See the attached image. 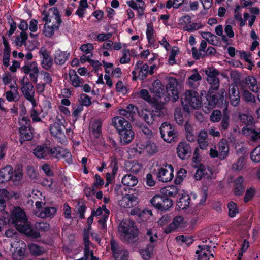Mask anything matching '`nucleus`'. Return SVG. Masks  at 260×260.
I'll list each match as a JSON object with an SVG mask.
<instances>
[{
	"label": "nucleus",
	"instance_id": "1",
	"mask_svg": "<svg viewBox=\"0 0 260 260\" xmlns=\"http://www.w3.org/2000/svg\"><path fill=\"white\" fill-rule=\"evenodd\" d=\"M9 221L15 225L18 231L28 237L36 239L41 236L38 231L32 229L25 212L19 207L14 208Z\"/></svg>",
	"mask_w": 260,
	"mask_h": 260
},
{
	"label": "nucleus",
	"instance_id": "2",
	"mask_svg": "<svg viewBox=\"0 0 260 260\" xmlns=\"http://www.w3.org/2000/svg\"><path fill=\"white\" fill-rule=\"evenodd\" d=\"M121 233V239L127 243H133L138 241L139 230L134 221L125 220L122 221L118 226Z\"/></svg>",
	"mask_w": 260,
	"mask_h": 260
},
{
	"label": "nucleus",
	"instance_id": "3",
	"mask_svg": "<svg viewBox=\"0 0 260 260\" xmlns=\"http://www.w3.org/2000/svg\"><path fill=\"white\" fill-rule=\"evenodd\" d=\"M182 104L184 111L189 113L191 109H198L202 104L201 97L194 90H186L184 98L182 101Z\"/></svg>",
	"mask_w": 260,
	"mask_h": 260
},
{
	"label": "nucleus",
	"instance_id": "4",
	"mask_svg": "<svg viewBox=\"0 0 260 260\" xmlns=\"http://www.w3.org/2000/svg\"><path fill=\"white\" fill-rule=\"evenodd\" d=\"M162 87L160 81L159 80H156L151 85L150 91L157 98V100H159L161 103H166L170 100V94L167 93Z\"/></svg>",
	"mask_w": 260,
	"mask_h": 260
},
{
	"label": "nucleus",
	"instance_id": "5",
	"mask_svg": "<svg viewBox=\"0 0 260 260\" xmlns=\"http://www.w3.org/2000/svg\"><path fill=\"white\" fill-rule=\"evenodd\" d=\"M150 203L155 208L161 211L167 210L173 205L172 200L164 195L154 196L151 199Z\"/></svg>",
	"mask_w": 260,
	"mask_h": 260
},
{
	"label": "nucleus",
	"instance_id": "6",
	"mask_svg": "<svg viewBox=\"0 0 260 260\" xmlns=\"http://www.w3.org/2000/svg\"><path fill=\"white\" fill-rule=\"evenodd\" d=\"M66 123L63 119H57V121L51 124L49 130L52 136L61 139L65 137L63 131L65 129L64 123Z\"/></svg>",
	"mask_w": 260,
	"mask_h": 260
},
{
	"label": "nucleus",
	"instance_id": "7",
	"mask_svg": "<svg viewBox=\"0 0 260 260\" xmlns=\"http://www.w3.org/2000/svg\"><path fill=\"white\" fill-rule=\"evenodd\" d=\"M159 129L161 136L166 142H171L176 136L174 128L167 122L163 123Z\"/></svg>",
	"mask_w": 260,
	"mask_h": 260
},
{
	"label": "nucleus",
	"instance_id": "8",
	"mask_svg": "<svg viewBox=\"0 0 260 260\" xmlns=\"http://www.w3.org/2000/svg\"><path fill=\"white\" fill-rule=\"evenodd\" d=\"M178 82L174 78L171 77L168 79V83L166 85V90L167 93L170 94V98L173 102H176L179 99L178 91L177 90Z\"/></svg>",
	"mask_w": 260,
	"mask_h": 260
},
{
	"label": "nucleus",
	"instance_id": "9",
	"mask_svg": "<svg viewBox=\"0 0 260 260\" xmlns=\"http://www.w3.org/2000/svg\"><path fill=\"white\" fill-rule=\"evenodd\" d=\"M50 10L53 11V13L55 16V19L56 20L57 25H53L49 26L47 25L46 23L45 24L44 26L43 33L45 36L49 37L52 36L54 34V30L55 29H58L59 26L62 22L58 9L54 7L51 8Z\"/></svg>",
	"mask_w": 260,
	"mask_h": 260
},
{
	"label": "nucleus",
	"instance_id": "10",
	"mask_svg": "<svg viewBox=\"0 0 260 260\" xmlns=\"http://www.w3.org/2000/svg\"><path fill=\"white\" fill-rule=\"evenodd\" d=\"M176 149L178 156L182 160L187 159L191 155V147L185 142H180Z\"/></svg>",
	"mask_w": 260,
	"mask_h": 260
},
{
	"label": "nucleus",
	"instance_id": "11",
	"mask_svg": "<svg viewBox=\"0 0 260 260\" xmlns=\"http://www.w3.org/2000/svg\"><path fill=\"white\" fill-rule=\"evenodd\" d=\"M229 98L230 104L237 107L239 105L240 102V91L237 85L231 84L229 88Z\"/></svg>",
	"mask_w": 260,
	"mask_h": 260
},
{
	"label": "nucleus",
	"instance_id": "12",
	"mask_svg": "<svg viewBox=\"0 0 260 260\" xmlns=\"http://www.w3.org/2000/svg\"><path fill=\"white\" fill-rule=\"evenodd\" d=\"M139 200L138 198L132 194H126L118 201L119 205L124 208H129L138 204Z\"/></svg>",
	"mask_w": 260,
	"mask_h": 260
},
{
	"label": "nucleus",
	"instance_id": "13",
	"mask_svg": "<svg viewBox=\"0 0 260 260\" xmlns=\"http://www.w3.org/2000/svg\"><path fill=\"white\" fill-rule=\"evenodd\" d=\"M21 89L24 97L35 106L36 100L34 99L35 90L32 84L30 82H26Z\"/></svg>",
	"mask_w": 260,
	"mask_h": 260
},
{
	"label": "nucleus",
	"instance_id": "14",
	"mask_svg": "<svg viewBox=\"0 0 260 260\" xmlns=\"http://www.w3.org/2000/svg\"><path fill=\"white\" fill-rule=\"evenodd\" d=\"M112 124L119 133L132 127L129 122L122 117H114L112 120Z\"/></svg>",
	"mask_w": 260,
	"mask_h": 260
},
{
	"label": "nucleus",
	"instance_id": "15",
	"mask_svg": "<svg viewBox=\"0 0 260 260\" xmlns=\"http://www.w3.org/2000/svg\"><path fill=\"white\" fill-rule=\"evenodd\" d=\"M168 168L170 169V171H168L166 169L163 168L160 169L157 175V177L159 181H161L163 182H168L170 181L173 179V167L171 165H169Z\"/></svg>",
	"mask_w": 260,
	"mask_h": 260
},
{
	"label": "nucleus",
	"instance_id": "16",
	"mask_svg": "<svg viewBox=\"0 0 260 260\" xmlns=\"http://www.w3.org/2000/svg\"><path fill=\"white\" fill-rule=\"evenodd\" d=\"M39 53L42 56L43 59L41 63L43 68L46 70H49L53 64V60L51 57L48 54L47 50L44 48H41Z\"/></svg>",
	"mask_w": 260,
	"mask_h": 260
},
{
	"label": "nucleus",
	"instance_id": "17",
	"mask_svg": "<svg viewBox=\"0 0 260 260\" xmlns=\"http://www.w3.org/2000/svg\"><path fill=\"white\" fill-rule=\"evenodd\" d=\"M13 168L10 166H7L0 170V182L4 183L12 178Z\"/></svg>",
	"mask_w": 260,
	"mask_h": 260
},
{
	"label": "nucleus",
	"instance_id": "18",
	"mask_svg": "<svg viewBox=\"0 0 260 260\" xmlns=\"http://www.w3.org/2000/svg\"><path fill=\"white\" fill-rule=\"evenodd\" d=\"M218 146L219 151V158L221 160H223L227 157L229 150L227 140L222 139L219 143Z\"/></svg>",
	"mask_w": 260,
	"mask_h": 260
},
{
	"label": "nucleus",
	"instance_id": "19",
	"mask_svg": "<svg viewBox=\"0 0 260 260\" xmlns=\"http://www.w3.org/2000/svg\"><path fill=\"white\" fill-rule=\"evenodd\" d=\"M119 134L120 136L121 143L123 144L129 143L134 137V133L132 129V127L128 129H125Z\"/></svg>",
	"mask_w": 260,
	"mask_h": 260
},
{
	"label": "nucleus",
	"instance_id": "20",
	"mask_svg": "<svg viewBox=\"0 0 260 260\" xmlns=\"http://www.w3.org/2000/svg\"><path fill=\"white\" fill-rule=\"evenodd\" d=\"M208 134L205 130L201 131L198 135L197 141L200 148L201 149H206L208 146L207 141Z\"/></svg>",
	"mask_w": 260,
	"mask_h": 260
},
{
	"label": "nucleus",
	"instance_id": "21",
	"mask_svg": "<svg viewBox=\"0 0 260 260\" xmlns=\"http://www.w3.org/2000/svg\"><path fill=\"white\" fill-rule=\"evenodd\" d=\"M138 113L147 123H148L149 125L153 124L155 116V114L153 111H149L147 109H143L141 111V113Z\"/></svg>",
	"mask_w": 260,
	"mask_h": 260
},
{
	"label": "nucleus",
	"instance_id": "22",
	"mask_svg": "<svg viewBox=\"0 0 260 260\" xmlns=\"http://www.w3.org/2000/svg\"><path fill=\"white\" fill-rule=\"evenodd\" d=\"M34 154L38 158H45L48 155V146L46 145L37 146L34 149Z\"/></svg>",
	"mask_w": 260,
	"mask_h": 260
},
{
	"label": "nucleus",
	"instance_id": "23",
	"mask_svg": "<svg viewBox=\"0 0 260 260\" xmlns=\"http://www.w3.org/2000/svg\"><path fill=\"white\" fill-rule=\"evenodd\" d=\"M102 122L96 120L90 123V130L96 138H99L101 134Z\"/></svg>",
	"mask_w": 260,
	"mask_h": 260
},
{
	"label": "nucleus",
	"instance_id": "24",
	"mask_svg": "<svg viewBox=\"0 0 260 260\" xmlns=\"http://www.w3.org/2000/svg\"><path fill=\"white\" fill-rule=\"evenodd\" d=\"M244 179L242 176L238 177L234 182L235 186L234 189L235 194L236 196H241L245 190L243 185Z\"/></svg>",
	"mask_w": 260,
	"mask_h": 260
},
{
	"label": "nucleus",
	"instance_id": "25",
	"mask_svg": "<svg viewBox=\"0 0 260 260\" xmlns=\"http://www.w3.org/2000/svg\"><path fill=\"white\" fill-rule=\"evenodd\" d=\"M154 247L155 245L154 244L150 243L145 248L140 250V253L144 260L150 259L153 255Z\"/></svg>",
	"mask_w": 260,
	"mask_h": 260
},
{
	"label": "nucleus",
	"instance_id": "26",
	"mask_svg": "<svg viewBox=\"0 0 260 260\" xmlns=\"http://www.w3.org/2000/svg\"><path fill=\"white\" fill-rule=\"evenodd\" d=\"M56 212V209L55 207H45L42 210H39L38 214L37 216L44 218L46 217H50Z\"/></svg>",
	"mask_w": 260,
	"mask_h": 260
},
{
	"label": "nucleus",
	"instance_id": "27",
	"mask_svg": "<svg viewBox=\"0 0 260 260\" xmlns=\"http://www.w3.org/2000/svg\"><path fill=\"white\" fill-rule=\"evenodd\" d=\"M21 138L24 141H29L32 138V133L31 131L29 125L28 126H22L20 129Z\"/></svg>",
	"mask_w": 260,
	"mask_h": 260
},
{
	"label": "nucleus",
	"instance_id": "28",
	"mask_svg": "<svg viewBox=\"0 0 260 260\" xmlns=\"http://www.w3.org/2000/svg\"><path fill=\"white\" fill-rule=\"evenodd\" d=\"M243 132L245 135H250V139L253 141H256L260 139V129H252L244 127Z\"/></svg>",
	"mask_w": 260,
	"mask_h": 260
},
{
	"label": "nucleus",
	"instance_id": "29",
	"mask_svg": "<svg viewBox=\"0 0 260 260\" xmlns=\"http://www.w3.org/2000/svg\"><path fill=\"white\" fill-rule=\"evenodd\" d=\"M138 182L137 178L131 174L125 175L122 179V183L127 186H134Z\"/></svg>",
	"mask_w": 260,
	"mask_h": 260
},
{
	"label": "nucleus",
	"instance_id": "30",
	"mask_svg": "<svg viewBox=\"0 0 260 260\" xmlns=\"http://www.w3.org/2000/svg\"><path fill=\"white\" fill-rule=\"evenodd\" d=\"M162 193L166 197H175L178 193V189L176 186L171 185L161 189Z\"/></svg>",
	"mask_w": 260,
	"mask_h": 260
},
{
	"label": "nucleus",
	"instance_id": "31",
	"mask_svg": "<svg viewBox=\"0 0 260 260\" xmlns=\"http://www.w3.org/2000/svg\"><path fill=\"white\" fill-rule=\"evenodd\" d=\"M245 81L252 92H257L258 91L257 81L255 78L253 76H248L245 78Z\"/></svg>",
	"mask_w": 260,
	"mask_h": 260
},
{
	"label": "nucleus",
	"instance_id": "32",
	"mask_svg": "<svg viewBox=\"0 0 260 260\" xmlns=\"http://www.w3.org/2000/svg\"><path fill=\"white\" fill-rule=\"evenodd\" d=\"M214 92H209L206 96L208 105L210 109H213L219 102L218 98L216 95L213 94Z\"/></svg>",
	"mask_w": 260,
	"mask_h": 260
},
{
	"label": "nucleus",
	"instance_id": "33",
	"mask_svg": "<svg viewBox=\"0 0 260 260\" xmlns=\"http://www.w3.org/2000/svg\"><path fill=\"white\" fill-rule=\"evenodd\" d=\"M143 149L145 150L147 153L150 155H153L158 151V147L156 144L149 141L146 142Z\"/></svg>",
	"mask_w": 260,
	"mask_h": 260
},
{
	"label": "nucleus",
	"instance_id": "34",
	"mask_svg": "<svg viewBox=\"0 0 260 260\" xmlns=\"http://www.w3.org/2000/svg\"><path fill=\"white\" fill-rule=\"evenodd\" d=\"M70 56V53L66 52H60L56 55L55 57V62L58 64H63L68 59Z\"/></svg>",
	"mask_w": 260,
	"mask_h": 260
},
{
	"label": "nucleus",
	"instance_id": "35",
	"mask_svg": "<svg viewBox=\"0 0 260 260\" xmlns=\"http://www.w3.org/2000/svg\"><path fill=\"white\" fill-rule=\"evenodd\" d=\"M207 81L210 85L209 92H214V90H217L219 89L220 80L218 78L207 79Z\"/></svg>",
	"mask_w": 260,
	"mask_h": 260
},
{
	"label": "nucleus",
	"instance_id": "36",
	"mask_svg": "<svg viewBox=\"0 0 260 260\" xmlns=\"http://www.w3.org/2000/svg\"><path fill=\"white\" fill-rule=\"evenodd\" d=\"M205 73L207 76V79L218 78L219 71L213 67H209L205 70Z\"/></svg>",
	"mask_w": 260,
	"mask_h": 260
},
{
	"label": "nucleus",
	"instance_id": "37",
	"mask_svg": "<svg viewBox=\"0 0 260 260\" xmlns=\"http://www.w3.org/2000/svg\"><path fill=\"white\" fill-rule=\"evenodd\" d=\"M244 157L241 156L238 160L232 166V171L233 172H239L242 170L244 167Z\"/></svg>",
	"mask_w": 260,
	"mask_h": 260
},
{
	"label": "nucleus",
	"instance_id": "38",
	"mask_svg": "<svg viewBox=\"0 0 260 260\" xmlns=\"http://www.w3.org/2000/svg\"><path fill=\"white\" fill-rule=\"evenodd\" d=\"M48 155L56 158H60L59 155L63 152V148L60 147L51 148L48 147Z\"/></svg>",
	"mask_w": 260,
	"mask_h": 260
},
{
	"label": "nucleus",
	"instance_id": "39",
	"mask_svg": "<svg viewBox=\"0 0 260 260\" xmlns=\"http://www.w3.org/2000/svg\"><path fill=\"white\" fill-rule=\"evenodd\" d=\"M242 98L243 100L248 103H254L256 102L254 95L248 90H243Z\"/></svg>",
	"mask_w": 260,
	"mask_h": 260
},
{
	"label": "nucleus",
	"instance_id": "40",
	"mask_svg": "<svg viewBox=\"0 0 260 260\" xmlns=\"http://www.w3.org/2000/svg\"><path fill=\"white\" fill-rule=\"evenodd\" d=\"M28 248L30 253L35 256L40 255L44 253L43 249L35 244L29 245Z\"/></svg>",
	"mask_w": 260,
	"mask_h": 260
},
{
	"label": "nucleus",
	"instance_id": "41",
	"mask_svg": "<svg viewBox=\"0 0 260 260\" xmlns=\"http://www.w3.org/2000/svg\"><path fill=\"white\" fill-rule=\"evenodd\" d=\"M69 76L70 79L72 81L73 86L75 87H79L82 85L83 82L74 71L70 72Z\"/></svg>",
	"mask_w": 260,
	"mask_h": 260
},
{
	"label": "nucleus",
	"instance_id": "42",
	"mask_svg": "<svg viewBox=\"0 0 260 260\" xmlns=\"http://www.w3.org/2000/svg\"><path fill=\"white\" fill-rule=\"evenodd\" d=\"M26 248L25 246L24 247H20L19 248H16L15 252L13 254V258L16 260L22 259L25 256Z\"/></svg>",
	"mask_w": 260,
	"mask_h": 260
},
{
	"label": "nucleus",
	"instance_id": "43",
	"mask_svg": "<svg viewBox=\"0 0 260 260\" xmlns=\"http://www.w3.org/2000/svg\"><path fill=\"white\" fill-rule=\"evenodd\" d=\"M250 158L253 161L260 162V145L252 151L250 153Z\"/></svg>",
	"mask_w": 260,
	"mask_h": 260
},
{
	"label": "nucleus",
	"instance_id": "44",
	"mask_svg": "<svg viewBox=\"0 0 260 260\" xmlns=\"http://www.w3.org/2000/svg\"><path fill=\"white\" fill-rule=\"evenodd\" d=\"M126 110L129 114V120L133 121L135 120L136 112H138V108L134 105L129 104L126 107Z\"/></svg>",
	"mask_w": 260,
	"mask_h": 260
},
{
	"label": "nucleus",
	"instance_id": "45",
	"mask_svg": "<svg viewBox=\"0 0 260 260\" xmlns=\"http://www.w3.org/2000/svg\"><path fill=\"white\" fill-rule=\"evenodd\" d=\"M27 34L26 32H21L20 35L16 38V45L18 46H21L23 44H25V41L27 39Z\"/></svg>",
	"mask_w": 260,
	"mask_h": 260
},
{
	"label": "nucleus",
	"instance_id": "46",
	"mask_svg": "<svg viewBox=\"0 0 260 260\" xmlns=\"http://www.w3.org/2000/svg\"><path fill=\"white\" fill-rule=\"evenodd\" d=\"M228 207L229 209V216L231 217H235L236 214L238 212L236 204L233 202H230L228 204Z\"/></svg>",
	"mask_w": 260,
	"mask_h": 260
},
{
	"label": "nucleus",
	"instance_id": "47",
	"mask_svg": "<svg viewBox=\"0 0 260 260\" xmlns=\"http://www.w3.org/2000/svg\"><path fill=\"white\" fill-rule=\"evenodd\" d=\"M23 69L24 73L26 74H28L29 72H39L38 68L35 62L24 66Z\"/></svg>",
	"mask_w": 260,
	"mask_h": 260
},
{
	"label": "nucleus",
	"instance_id": "48",
	"mask_svg": "<svg viewBox=\"0 0 260 260\" xmlns=\"http://www.w3.org/2000/svg\"><path fill=\"white\" fill-rule=\"evenodd\" d=\"M221 112L218 110H214L212 111L210 116V119L213 122H219L221 119Z\"/></svg>",
	"mask_w": 260,
	"mask_h": 260
},
{
	"label": "nucleus",
	"instance_id": "49",
	"mask_svg": "<svg viewBox=\"0 0 260 260\" xmlns=\"http://www.w3.org/2000/svg\"><path fill=\"white\" fill-rule=\"evenodd\" d=\"M193 71L194 72V73L189 77L188 79V82L190 85H192L194 82L202 80V77L198 72L197 69H195Z\"/></svg>",
	"mask_w": 260,
	"mask_h": 260
},
{
	"label": "nucleus",
	"instance_id": "50",
	"mask_svg": "<svg viewBox=\"0 0 260 260\" xmlns=\"http://www.w3.org/2000/svg\"><path fill=\"white\" fill-rule=\"evenodd\" d=\"M230 122L229 115L227 114H223L220 124L221 129L223 131L227 130L229 127Z\"/></svg>",
	"mask_w": 260,
	"mask_h": 260
},
{
	"label": "nucleus",
	"instance_id": "51",
	"mask_svg": "<svg viewBox=\"0 0 260 260\" xmlns=\"http://www.w3.org/2000/svg\"><path fill=\"white\" fill-rule=\"evenodd\" d=\"M19 93L18 91H8L6 93V98L9 102L17 101L18 99Z\"/></svg>",
	"mask_w": 260,
	"mask_h": 260
},
{
	"label": "nucleus",
	"instance_id": "52",
	"mask_svg": "<svg viewBox=\"0 0 260 260\" xmlns=\"http://www.w3.org/2000/svg\"><path fill=\"white\" fill-rule=\"evenodd\" d=\"M202 25L200 23H193L191 24L185 26L183 27V30L188 32H192L198 30L202 27Z\"/></svg>",
	"mask_w": 260,
	"mask_h": 260
},
{
	"label": "nucleus",
	"instance_id": "53",
	"mask_svg": "<svg viewBox=\"0 0 260 260\" xmlns=\"http://www.w3.org/2000/svg\"><path fill=\"white\" fill-rule=\"evenodd\" d=\"M240 119L242 122L247 125H251L253 123L254 121V119L252 116H248L246 114L240 115Z\"/></svg>",
	"mask_w": 260,
	"mask_h": 260
},
{
	"label": "nucleus",
	"instance_id": "54",
	"mask_svg": "<svg viewBox=\"0 0 260 260\" xmlns=\"http://www.w3.org/2000/svg\"><path fill=\"white\" fill-rule=\"evenodd\" d=\"M174 118L176 122L179 125H181L183 122V118L181 113V111L179 109L175 110L174 113Z\"/></svg>",
	"mask_w": 260,
	"mask_h": 260
},
{
	"label": "nucleus",
	"instance_id": "55",
	"mask_svg": "<svg viewBox=\"0 0 260 260\" xmlns=\"http://www.w3.org/2000/svg\"><path fill=\"white\" fill-rule=\"evenodd\" d=\"M206 171V168L203 165H201L200 168L197 170L194 175V178L197 180H200L204 176V172Z\"/></svg>",
	"mask_w": 260,
	"mask_h": 260
},
{
	"label": "nucleus",
	"instance_id": "56",
	"mask_svg": "<svg viewBox=\"0 0 260 260\" xmlns=\"http://www.w3.org/2000/svg\"><path fill=\"white\" fill-rule=\"evenodd\" d=\"M37 229L40 230L42 231H47L49 230L50 225L46 222H37L35 224Z\"/></svg>",
	"mask_w": 260,
	"mask_h": 260
},
{
	"label": "nucleus",
	"instance_id": "57",
	"mask_svg": "<svg viewBox=\"0 0 260 260\" xmlns=\"http://www.w3.org/2000/svg\"><path fill=\"white\" fill-rule=\"evenodd\" d=\"M27 173L31 179H35L37 178L38 174L35 171L34 168L32 166L27 167Z\"/></svg>",
	"mask_w": 260,
	"mask_h": 260
},
{
	"label": "nucleus",
	"instance_id": "58",
	"mask_svg": "<svg viewBox=\"0 0 260 260\" xmlns=\"http://www.w3.org/2000/svg\"><path fill=\"white\" fill-rule=\"evenodd\" d=\"M129 54V50L124 49L123 51V56L120 59L121 63H128L130 61V58L128 57Z\"/></svg>",
	"mask_w": 260,
	"mask_h": 260
},
{
	"label": "nucleus",
	"instance_id": "59",
	"mask_svg": "<svg viewBox=\"0 0 260 260\" xmlns=\"http://www.w3.org/2000/svg\"><path fill=\"white\" fill-rule=\"evenodd\" d=\"M60 158L62 157L66 159V160L70 163L72 161V155L69 151H67L66 150L63 149V152H61L59 155Z\"/></svg>",
	"mask_w": 260,
	"mask_h": 260
},
{
	"label": "nucleus",
	"instance_id": "60",
	"mask_svg": "<svg viewBox=\"0 0 260 260\" xmlns=\"http://www.w3.org/2000/svg\"><path fill=\"white\" fill-rule=\"evenodd\" d=\"M42 169L46 174V175L49 177L53 176V173L51 170L49 165L45 164L42 166Z\"/></svg>",
	"mask_w": 260,
	"mask_h": 260
},
{
	"label": "nucleus",
	"instance_id": "61",
	"mask_svg": "<svg viewBox=\"0 0 260 260\" xmlns=\"http://www.w3.org/2000/svg\"><path fill=\"white\" fill-rule=\"evenodd\" d=\"M140 95L142 98L148 102L151 101V96L149 95L148 91L146 89H142L140 91Z\"/></svg>",
	"mask_w": 260,
	"mask_h": 260
},
{
	"label": "nucleus",
	"instance_id": "62",
	"mask_svg": "<svg viewBox=\"0 0 260 260\" xmlns=\"http://www.w3.org/2000/svg\"><path fill=\"white\" fill-rule=\"evenodd\" d=\"M183 221V217L181 216H176L173 219L172 224L175 225V228L180 226Z\"/></svg>",
	"mask_w": 260,
	"mask_h": 260
},
{
	"label": "nucleus",
	"instance_id": "63",
	"mask_svg": "<svg viewBox=\"0 0 260 260\" xmlns=\"http://www.w3.org/2000/svg\"><path fill=\"white\" fill-rule=\"evenodd\" d=\"M93 49V46L91 43L83 44L80 47V49L82 51L88 53L90 51Z\"/></svg>",
	"mask_w": 260,
	"mask_h": 260
},
{
	"label": "nucleus",
	"instance_id": "64",
	"mask_svg": "<svg viewBox=\"0 0 260 260\" xmlns=\"http://www.w3.org/2000/svg\"><path fill=\"white\" fill-rule=\"evenodd\" d=\"M113 256L116 260H123L125 257V252L117 250V252L113 253Z\"/></svg>",
	"mask_w": 260,
	"mask_h": 260
}]
</instances>
